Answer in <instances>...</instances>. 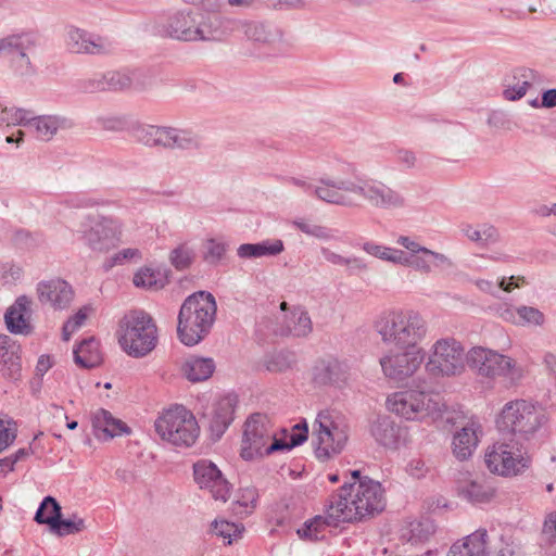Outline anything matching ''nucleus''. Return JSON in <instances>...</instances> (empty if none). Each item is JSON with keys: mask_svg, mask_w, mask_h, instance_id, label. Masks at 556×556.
Listing matches in <instances>:
<instances>
[{"mask_svg": "<svg viewBox=\"0 0 556 556\" xmlns=\"http://www.w3.org/2000/svg\"><path fill=\"white\" fill-rule=\"evenodd\" d=\"M386 506L384 490L370 478L344 483L326 504L325 516H316L299 530L301 536L318 540L325 526L337 527L341 522H356L381 513Z\"/></svg>", "mask_w": 556, "mask_h": 556, "instance_id": "f257e3e1", "label": "nucleus"}, {"mask_svg": "<svg viewBox=\"0 0 556 556\" xmlns=\"http://www.w3.org/2000/svg\"><path fill=\"white\" fill-rule=\"evenodd\" d=\"M231 18L200 10H178L161 25L160 34L178 41L222 40L231 33Z\"/></svg>", "mask_w": 556, "mask_h": 556, "instance_id": "f03ea898", "label": "nucleus"}, {"mask_svg": "<svg viewBox=\"0 0 556 556\" xmlns=\"http://www.w3.org/2000/svg\"><path fill=\"white\" fill-rule=\"evenodd\" d=\"M382 344L394 349L419 346L427 338L426 318L412 308H387L375 316L371 324Z\"/></svg>", "mask_w": 556, "mask_h": 556, "instance_id": "7ed1b4c3", "label": "nucleus"}, {"mask_svg": "<svg viewBox=\"0 0 556 556\" xmlns=\"http://www.w3.org/2000/svg\"><path fill=\"white\" fill-rule=\"evenodd\" d=\"M216 312L212 293L198 291L189 295L178 314L177 334L181 343L192 346L202 341L215 321Z\"/></svg>", "mask_w": 556, "mask_h": 556, "instance_id": "20e7f679", "label": "nucleus"}, {"mask_svg": "<svg viewBox=\"0 0 556 556\" xmlns=\"http://www.w3.org/2000/svg\"><path fill=\"white\" fill-rule=\"evenodd\" d=\"M350 427L344 416L333 410H321L316 416L312 431L315 455L327 460L340 454L349 440Z\"/></svg>", "mask_w": 556, "mask_h": 556, "instance_id": "39448f33", "label": "nucleus"}, {"mask_svg": "<svg viewBox=\"0 0 556 556\" xmlns=\"http://www.w3.org/2000/svg\"><path fill=\"white\" fill-rule=\"evenodd\" d=\"M157 329L152 317L143 311H134L121 321L119 344L130 356L142 357L153 351Z\"/></svg>", "mask_w": 556, "mask_h": 556, "instance_id": "423d86ee", "label": "nucleus"}, {"mask_svg": "<svg viewBox=\"0 0 556 556\" xmlns=\"http://www.w3.org/2000/svg\"><path fill=\"white\" fill-rule=\"evenodd\" d=\"M76 233L93 252L104 253L122 242L123 225L119 219L106 215H84Z\"/></svg>", "mask_w": 556, "mask_h": 556, "instance_id": "0eeeda50", "label": "nucleus"}, {"mask_svg": "<svg viewBox=\"0 0 556 556\" xmlns=\"http://www.w3.org/2000/svg\"><path fill=\"white\" fill-rule=\"evenodd\" d=\"M387 408L407 419L424 420L438 416L444 408L439 394L426 393L414 389L393 392L387 397Z\"/></svg>", "mask_w": 556, "mask_h": 556, "instance_id": "6e6552de", "label": "nucleus"}, {"mask_svg": "<svg viewBox=\"0 0 556 556\" xmlns=\"http://www.w3.org/2000/svg\"><path fill=\"white\" fill-rule=\"evenodd\" d=\"M40 46V37L33 30H23L0 37V56L10 55L9 67L17 78L37 74L30 54Z\"/></svg>", "mask_w": 556, "mask_h": 556, "instance_id": "1a4fd4ad", "label": "nucleus"}, {"mask_svg": "<svg viewBox=\"0 0 556 556\" xmlns=\"http://www.w3.org/2000/svg\"><path fill=\"white\" fill-rule=\"evenodd\" d=\"M155 431L162 440L175 446L189 447L198 439L200 428L191 412L175 406L155 420Z\"/></svg>", "mask_w": 556, "mask_h": 556, "instance_id": "9d476101", "label": "nucleus"}, {"mask_svg": "<svg viewBox=\"0 0 556 556\" xmlns=\"http://www.w3.org/2000/svg\"><path fill=\"white\" fill-rule=\"evenodd\" d=\"M466 364L467 354L463 344L446 337L432 344L425 369L432 377H453L463 374Z\"/></svg>", "mask_w": 556, "mask_h": 556, "instance_id": "9b49d317", "label": "nucleus"}, {"mask_svg": "<svg viewBox=\"0 0 556 556\" xmlns=\"http://www.w3.org/2000/svg\"><path fill=\"white\" fill-rule=\"evenodd\" d=\"M352 193L362 197L368 205L386 211H400L408 205L406 197L397 189H393L382 181L365 179L350 185Z\"/></svg>", "mask_w": 556, "mask_h": 556, "instance_id": "f8f14e48", "label": "nucleus"}, {"mask_svg": "<svg viewBox=\"0 0 556 556\" xmlns=\"http://www.w3.org/2000/svg\"><path fill=\"white\" fill-rule=\"evenodd\" d=\"M275 432L270 428L265 415L253 414L244 424L240 455L245 460L269 455L266 450L270 440H275Z\"/></svg>", "mask_w": 556, "mask_h": 556, "instance_id": "ddd939ff", "label": "nucleus"}, {"mask_svg": "<svg viewBox=\"0 0 556 556\" xmlns=\"http://www.w3.org/2000/svg\"><path fill=\"white\" fill-rule=\"evenodd\" d=\"M386 353L379 361L383 375L390 380L402 382L412 377L425 359L422 348L396 349Z\"/></svg>", "mask_w": 556, "mask_h": 556, "instance_id": "4468645a", "label": "nucleus"}, {"mask_svg": "<svg viewBox=\"0 0 556 556\" xmlns=\"http://www.w3.org/2000/svg\"><path fill=\"white\" fill-rule=\"evenodd\" d=\"M231 31L240 29L245 38L258 47H266L275 52L289 48L281 27L270 22L231 20Z\"/></svg>", "mask_w": 556, "mask_h": 556, "instance_id": "2eb2a0df", "label": "nucleus"}, {"mask_svg": "<svg viewBox=\"0 0 556 556\" xmlns=\"http://www.w3.org/2000/svg\"><path fill=\"white\" fill-rule=\"evenodd\" d=\"M65 47L75 54L109 55L115 51V43L106 36L90 33L71 25L65 30Z\"/></svg>", "mask_w": 556, "mask_h": 556, "instance_id": "dca6fc26", "label": "nucleus"}, {"mask_svg": "<svg viewBox=\"0 0 556 556\" xmlns=\"http://www.w3.org/2000/svg\"><path fill=\"white\" fill-rule=\"evenodd\" d=\"M520 446L521 444L518 441L511 443L502 440V442L494 443L484 452L485 467L493 475L502 477L516 476L519 471Z\"/></svg>", "mask_w": 556, "mask_h": 556, "instance_id": "f3484780", "label": "nucleus"}, {"mask_svg": "<svg viewBox=\"0 0 556 556\" xmlns=\"http://www.w3.org/2000/svg\"><path fill=\"white\" fill-rule=\"evenodd\" d=\"M62 508L53 496H46L40 503L35 521L39 525H49L58 535L75 534L85 529V520L77 516L72 519H62Z\"/></svg>", "mask_w": 556, "mask_h": 556, "instance_id": "a211bd4d", "label": "nucleus"}, {"mask_svg": "<svg viewBox=\"0 0 556 556\" xmlns=\"http://www.w3.org/2000/svg\"><path fill=\"white\" fill-rule=\"evenodd\" d=\"M467 364L479 375L489 378L507 375L513 366L509 357L482 346H473L468 351Z\"/></svg>", "mask_w": 556, "mask_h": 556, "instance_id": "6ab92c4d", "label": "nucleus"}, {"mask_svg": "<svg viewBox=\"0 0 556 556\" xmlns=\"http://www.w3.org/2000/svg\"><path fill=\"white\" fill-rule=\"evenodd\" d=\"M194 481L202 490H207L216 501L226 502L230 496L231 486L217 466L206 459L193 465Z\"/></svg>", "mask_w": 556, "mask_h": 556, "instance_id": "aec40b11", "label": "nucleus"}, {"mask_svg": "<svg viewBox=\"0 0 556 556\" xmlns=\"http://www.w3.org/2000/svg\"><path fill=\"white\" fill-rule=\"evenodd\" d=\"M482 433V425L475 417H470L464 425L457 427L452 440L454 457L459 462L468 460L478 447Z\"/></svg>", "mask_w": 556, "mask_h": 556, "instance_id": "412c9836", "label": "nucleus"}, {"mask_svg": "<svg viewBox=\"0 0 556 556\" xmlns=\"http://www.w3.org/2000/svg\"><path fill=\"white\" fill-rule=\"evenodd\" d=\"M37 295L41 304L64 309L72 303L74 291L65 280L56 278L40 281L37 285Z\"/></svg>", "mask_w": 556, "mask_h": 556, "instance_id": "4be33fe9", "label": "nucleus"}, {"mask_svg": "<svg viewBox=\"0 0 556 556\" xmlns=\"http://www.w3.org/2000/svg\"><path fill=\"white\" fill-rule=\"evenodd\" d=\"M348 380V367L336 358L318 359L312 368V381L318 387H341Z\"/></svg>", "mask_w": 556, "mask_h": 556, "instance_id": "5701e85b", "label": "nucleus"}, {"mask_svg": "<svg viewBox=\"0 0 556 556\" xmlns=\"http://www.w3.org/2000/svg\"><path fill=\"white\" fill-rule=\"evenodd\" d=\"M29 128L33 129L35 137L41 141H50L59 130H67L74 127L71 118L60 114L34 115L30 112Z\"/></svg>", "mask_w": 556, "mask_h": 556, "instance_id": "b1692460", "label": "nucleus"}, {"mask_svg": "<svg viewBox=\"0 0 556 556\" xmlns=\"http://www.w3.org/2000/svg\"><path fill=\"white\" fill-rule=\"evenodd\" d=\"M496 427L502 437V440L509 442H520L521 438V403L510 401L505 404L498 418L496 419Z\"/></svg>", "mask_w": 556, "mask_h": 556, "instance_id": "393cba45", "label": "nucleus"}, {"mask_svg": "<svg viewBox=\"0 0 556 556\" xmlns=\"http://www.w3.org/2000/svg\"><path fill=\"white\" fill-rule=\"evenodd\" d=\"M404 260L402 266L412 267L421 274H430L435 268L451 267L453 265L445 254L432 251L426 247H422L416 254L404 252Z\"/></svg>", "mask_w": 556, "mask_h": 556, "instance_id": "a878e982", "label": "nucleus"}, {"mask_svg": "<svg viewBox=\"0 0 556 556\" xmlns=\"http://www.w3.org/2000/svg\"><path fill=\"white\" fill-rule=\"evenodd\" d=\"M312 331V319L307 311L301 306H296L289 314H285L282 323L275 329V332L279 336L295 338L307 337Z\"/></svg>", "mask_w": 556, "mask_h": 556, "instance_id": "bb28decb", "label": "nucleus"}, {"mask_svg": "<svg viewBox=\"0 0 556 556\" xmlns=\"http://www.w3.org/2000/svg\"><path fill=\"white\" fill-rule=\"evenodd\" d=\"M489 534L486 529L480 528L464 539L455 542L447 556H489Z\"/></svg>", "mask_w": 556, "mask_h": 556, "instance_id": "cd10ccee", "label": "nucleus"}, {"mask_svg": "<svg viewBox=\"0 0 556 556\" xmlns=\"http://www.w3.org/2000/svg\"><path fill=\"white\" fill-rule=\"evenodd\" d=\"M21 346L7 334H0L1 372L7 379L16 381L21 378Z\"/></svg>", "mask_w": 556, "mask_h": 556, "instance_id": "c85d7f7f", "label": "nucleus"}, {"mask_svg": "<svg viewBox=\"0 0 556 556\" xmlns=\"http://www.w3.org/2000/svg\"><path fill=\"white\" fill-rule=\"evenodd\" d=\"M31 301L21 295L11 305L4 316L7 328L11 333L28 334L31 331L29 324Z\"/></svg>", "mask_w": 556, "mask_h": 556, "instance_id": "c756f323", "label": "nucleus"}, {"mask_svg": "<svg viewBox=\"0 0 556 556\" xmlns=\"http://www.w3.org/2000/svg\"><path fill=\"white\" fill-rule=\"evenodd\" d=\"M350 185H356L355 181L345 179H332L330 177H323L319 179V185L314 188V194L321 201L337 204L346 205L348 198L342 191L351 192Z\"/></svg>", "mask_w": 556, "mask_h": 556, "instance_id": "7c9ffc66", "label": "nucleus"}, {"mask_svg": "<svg viewBox=\"0 0 556 556\" xmlns=\"http://www.w3.org/2000/svg\"><path fill=\"white\" fill-rule=\"evenodd\" d=\"M92 427L94 435L104 441L122 435L123 433H129V428L125 422L114 418L109 410L103 408H99L93 413Z\"/></svg>", "mask_w": 556, "mask_h": 556, "instance_id": "2f4dec72", "label": "nucleus"}, {"mask_svg": "<svg viewBox=\"0 0 556 556\" xmlns=\"http://www.w3.org/2000/svg\"><path fill=\"white\" fill-rule=\"evenodd\" d=\"M376 442L384 447L395 448L400 440V427L390 416H378L370 426Z\"/></svg>", "mask_w": 556, "mask_h": 556, "instance_id": "473e14b6", "label": "nucleus"}, {"mask_svg": "<svg viewBox=\"0 0 556 556\" xmlns=\"http://www.w3.org/2000/svg\"><path fill=\"white\" fill-rule=\"evenodd\" d=\"M236 404L237 399L232 395H227L216 403L210 428L217 439L223 435L232 422Z\"/></svg>", "mask_w": 556, "mask_h": 556, "instance_id": "72a5a7b5", "label": "nucleus"}, {"mask_svg": "<svg viewBox=\"0 0 556 556\" xmlns=\"http://www.w3.org/2000/svg\"><path fill=\"white\" fill-rule=\"evenodd\" d=\"M457 493L472 504H480L490 502L494 497L495 490L484 482L468 480L458 482Z\"/></svg>", "mask_w": 556, "mask_h": 556, "instance_id": "f704fd0d", "label": "nucleus"}, {"mask_svg": "<svg viewBox=\"0 0 556 556\" xmlns=\"http://www.w3.org/2000/svg\"><path fill=\"white\" fill-rule=\"evenodd\" d=\"M547 420V413L543 405L523 401V439L532 437Z\"/></svg>", "mask_w": 556, "mask_h": 556, "instance_id": "c9c22d12", "label": "nucleus"}, {"mask_svg": "<svg viewBox=\"0 0 556 556\" xmlns=\"http://www.w3.org/2000/svg\"><path fill=\"white\" fill-rule=\"evenodd\" d=\"M215 364L212 358L190 356L182 365L185 377L191 382H199L208 379L214 372Z\"/></svg>", "mask_w": 556, "mask_h": 556, "instance_id": "e433bc0d", "label": "nucleus"}, {"mask_svg": "<svg viewBox=\"0 0 556 556\" xmlns=\"http://www.w3.org/2000/svg\"><path fill=\"white\" fill-rule=\"evenodd\" d=\"M74 358L77 365L84 368H93L101 363L99 343L94 338H88L81 341L74 350Z\"/></svg>", "mask_w": 556, "mask_h": 556, "instance_id": "4c0bfd02", "label": "nucleus"}, {"mask_svg": "<svg viewBox=\"0 0 556 556\" xmlns=\"http://www.w3.org/2000/svg\"><path fill=\"white\" fill-rule=\"evenodd\" d=\"M539 545L545 556H556V513H551L545 517Z\"/></svg>", "mask_w": 556, "mask_h": 556, "instance_id": "58836bf2", "label": "nucleus"}, {"mask_svg": "<svg viewBox=\"0 0 556 556\" xmlns=\"http://www.w3.org/2000/svg\"><path fill=\"white\" fill-rule=\"evenodd\" d=\"M170 150H199L202 138L191 129L173 128Z\"/></svg>", "mask_w": 556, "mask_h": 556, "instance_id": "ea45409f", "label": "nucleus"}, {"mask_svg": "<svg viewBox=\"0 0 556 556\" xmlns=\"http://www.w3.org/2000/svg\"><path fill=\"white\" fill-rule=\"evenodd\" d=\"M132 282L137 288L159 290L165 286V278L160 270L151 267H141L134 275Z\"/></svg>", "mask_w": 556, "mask_h": 556, "instance_id": "a19ab883", "label": "nucleus"}, {"mask_svg": "<svg viewBox=\"0 0 556 556\" xmlns=\"http://www.w3.org/2000/svg\"><path fill=\"white\" fill-rule=\"evenodd\" d=\"M362 249L369 255L390 262L395 265L404 263V251L377 244L375 242H365Z\"/></svg>", "mask_w": 556, "mask_h": 556, "instance_id": "79ce46f5", "label": "nucleus"}, {"mask_svg": "<svg viewBox=\"0 0 556 556\" xmlns=\"http://www.w3.org/2000/svg\"><path fill=\"white\" fill-rule=\"evenodd\" d=\"M30 110L17 106L0 105V126H28L30 121Z\"/></svg>", "mask_w": 556, "mask_h": 556, "instance_id": "37998d69", "label": "nucleus"}, {"mask_svg": "<svg viewBox=\"0 0 556 556\" xmlns=\"http://www.w3.org/2000/svg\"><path fill=\"white\" fill-rule=\"evenodd\" d=\"M308 428L306 422L298 424L293 427V433L290 435V441L285 442L282 440L275 439L267 447V453H274L277 451L291 450L294 446L301 445L307 440Z\"/></svg>", "mask_w": 556, "mask_h": 556, "instance_id": "c03bdc74", "label": "nucleus"}, {"mask_svg": "<svg viewBox=\"0 0 556 556\" xmlns=\"http://www.w3.org/2000/svg\"><path fill=\"white\" fill-rule=\"evenodd\" d=\"M106 89L112 91L130 90V68L111 70L104 72Z\"/></svg>", "mask_w": 556, "mask_h": 556, "instance_id": "a18cd8bd", "label": "nucleus"}, {"mask_svg": "<svg viewBox=\"0 0 556 556\" xmlns=\"http://www.w3.org/2000/svg\"><path fill=\"white\" fill-rule=\"evenodd\" d=\"M212 531L225 540L227 544H231L233 541L241 538L244 527L241 523L229 522L224 519H215L212 525Z\"/></svg>", "mask_w": 556, "mask_h": 556, "instance_id": "49530a36", "label": "nucleus"}, {"mask_svg": "<svg viewBox=\"0 0 556 556\" xmlns=\"http://www.w3.org/2000/svg\"><path fill=\"white\" fill-rule=\"evenodd\" d=\"M75 89L80 93H97L108 91L104 73H94L76 80Z\"/></svg>", "mask_w": 556, "mask_h": 556, "instance_id": "de8ad7c7", "label": "nucleus"}, {"mask_svg": "<svg viewBox=\"0 0 556 556\" xmlns=\"http://www.w3.org/2000/svg\"><path fill=\"white\" fill-rule=\"evenodd\" d=\"M459 127L460 125L456 122L432 118L428 122L427 130L438 139H450L457 134Z\"/></svg>", "mask_w": 556, "mask_h": 556, "instance_id": "09e8293b", "label": "nucleus"}, {"mask_svg": "<svg viewBox=\"0 0 556 556\" xmlns=\"http://www.w3.org/2000/svg\"><path fill=\"white\" fill-rule=\"evenodd\" d=\"M463 232L469 240L480 245L493 243L498 238L497 230L493 226L488 225H484L480 228H473L472 226L467 225L465 228H463Z\"/></svg>", "mask_w": 556, "mask_h": 556, "instance_id": "8fccbe9b", "label": "nucleus"}, {"mask_svg": "<svg viewBox=\"0 0 556 556\" xmlns=\"http://www.w3.org/2000/svg\"><path fill=\"white\" fill-rule=\"evenodd\" d=\"M295 363L296 356L293 352L281 351L268 356L265 366L271 372H282L290 369Z\"/></svg>", "mask_w": 556, "mask_h": 556, "instance_id": "3c124183", "label": "nucleus"}, {"mask_svg": "<svg viewBox=\"0 0 556 556\" xmlns=\"http://www.w3.org/2000/svg\"><path fill=\"white\" fill-rule=\"evenodd\" d=\"M293 226L296 227L300 231L304 232L307 236L315 237L321 240H331L333 239L332 231L321 225L314 224L309 220L298 218L292 222Z\"/></svg>", "mask_w": 556, "mask_h": 556, "instance_id": "603ef678", "label": "nucleus"}, {"mask_svg": "<svg viewBox=\"0 0 556 556\" xmlns=\"http://www.w3.org/2000/svg\"><path fill=\"white\" fill-rule=\"evenodd\" d=\"M96 123L105 131L122 132L129 128L127 117L122 115H101L96 118Z\"/></svg>", "mask_w": 556, "mask_h": 556, "instance_id": "864d4df0", "label": "nucleus"}, {"mask_svg": "<svg viewBox=\"0 0 556 556\" xmlns=\"http://www.w3.org/2000/svg\"><path fill=\"white\" fill-rule=\"evenodd\" d=\"M131 88L135 91H144L153 87L155 83L152 72L143 68L130 70Z\"/></svg>", "mask_w": 556, "mask_h": 556, "instance_id": "5fc2aeb1", "label": "nucleus"}, {"mask_svg": "<svg viewBox=\"0 0 556 556\" xmlns=\"http://www.w3.org/2000/svg\"><path fill=\"white\" fill-rule=\"evenodd\" d=\"M227 251V244L216 239H208L205 242L204 260L210 264H217L222 261Z\"/></svg>", "mask_w": 556, "mask_h": 556, "instance_id": "6e6d98bb", "label": "nucleus"}, {"mask_svg": "<svg viewBox=\"0 0 556 556\" xmlns=\"http://www.w3.org/2000/svg\"><path fill=\"white\" fill-rule=\"evenodd\" d=\"M157 132L159 126L154 125H141L134 129L136 140L150 148L156 147Z\"/></svg>", "mask_w": 556, "mask_h": 556, "instance_id": "4d7b16f0", "label": "nucleus"}, {"mask_svg": "<svg viewBox=\"0 0 556 556\" xmlns=\"http://www.w3.org/2000/svg\"><path fill=\"white\" fill-rule=\"evenodd\" d=\"M88 312L89 307L84 306L64 324L62 329V337L64 341H68L71 336L84 325L88 317Z\"/></svg>", "mask_w": 556, "mask_h": 556, "instance_id": "13d9d810", "label": "nucleus"}, {"mask_svg": "<svg viewBox=\"0 0 556 556\" xmlns=\"http://www.w3.org/2000/svg\"><path fill=\"white\" fill-rule=\"evenodd\" d=\"M194 253L186 245H179L170 253V262L176 269H185L192 263Z\"/></svg>", "mask_w": 556, "mask_h": 556, "instance_id": "bf43d9fd", "label": "nucleus"}, {"mask_svg": "<svg viewBox=\"0 0 556 556\" xmlns=\"http://www.w3.org/2000/svg\"><path fill=\"white\" fill-rule=\"evenodd\" d=\"M16 439L15 422L11 419L0 418V453L10 446Z\"/></svg>", "mask_w": 556, "mask_h": 556, "instance_id": "052dcab7", "label": "nucleus"}, {"mask_svg": "<svg viewBox=\"0 0 556 556\" xmlns=\"http://www.w3.org/2000/svg\"><path fill=\"white\" fill-rule=\"evenodd\" d=\"M503 97L507 101L521 99V85L516 75L508 76L503 83Z\"/></svg>", "mask_w": 556, "mask_h": 556, "instance_id": "680f3d73", "label": "nucleus"}, {"mask_svg": "<svg viewBox=\"0 0 556 556\" xmlns=\"http://www.w3.org/2000/svg\"><path fill=\"white\" fill-rule=\"evenodd\" d=\"M61 204L67 208H90L99 204V202L84 194H73L67 197Z\"/></svg>", "mask_w": 556, "mask_h": 556, "instance_id": "e2e57ef3", "label": "nucleus"}, {"mask_svg": "<svg viewBox=\"0 0 556 556\" xmlns=\"http://www.w3.org/2000/svg\"><path fill=\"white\" fill-rule=\"evenodd\" d=\"M395 162L403 169H412L417 166L418 159L414 151L401 148L395 151Z\"/></svg>", "mask_w": 556, "mask_h": 556, "instance_id": "0e129e2a", "label": "nucleus"}, {"mask_svg": "<svg viewBox=\"0 0 556 556\" xmlns=\"http://www.w3.org/2000/svg\"><path fill=\"white\" fill-rule=\"evenodd\" d=\"M257 248L260 257L276 256L285 250L283 242L280 239L258 242Z\"/></svg>", "mask_w": 556, "mask_h": 556, "instance_id": "69168bd1", "label": "nucleus"}, {"mask_svg": "<svg viewBox=\"0 0 556 556\" xmlns=\"http://www.w3.org/2000/svg\"><path fill=\"white\" fill-rule=\"evenodd\" d=\"M274 10H302L306 7L305 0H262Z\"/></svg>", "mask_w": 556, "mask_h": 556, "instance_id": "338daca9", "label": "nucleus"}, {"mask_svg": "<svg viewBox=\"0 0 556 556\" xmlns=\"http://www.w3.org/2000/svg\"><path fill=\"white\" fill-rule=\"evenodd\" d=\"M488 125L495 129L509 130L511 127L510 119L507 114L502 111H493L489 114Z\"/></svg>", "mask_w": 556, "mask_h": 556, "instance_id": "774afa93", "label": "nucleus"}]
</instances>
